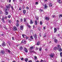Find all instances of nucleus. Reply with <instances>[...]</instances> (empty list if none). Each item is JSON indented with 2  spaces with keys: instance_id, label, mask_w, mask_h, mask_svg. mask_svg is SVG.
Listing matches in <instances>:
<instances>
[{
  "instance_id": "obj_57",
  "label": "nucleus",
  "mask_w": 62,
  "mask_h": 62,
  "mask_svg": "<svg viewBox=\"0 0 62 62\" xmlns=\"http://www.w3.org/2000/svg\"><path fill=\"white\" fill-rule=\"evenodd\" d=\"M11 2V0H9V3H10Z\"/></svg>"
},
{
  "instance_id": "obj_23",
  "label": "nucleus",
  "mask_w": 62,
  "mask_h": 62,
  "mask_svg": "<svg viewBox=\"0 0 62 62\" xmlns=\"http://www.w3.org/2000/svg\"><path fill=\"white\" fill-rule=\"evenodd\" d=\"M16 25L17 27H18L19 26V23H16Z\"/></svg>"
},
{
  "instance_id": "obj_38",
  "label": "nucleus",
  "mask_w": 62,
  "mask_h": 62,
  "mask_svg": "<svg viewBox=\"0 0 62 62\" xmlns=\"http://www.w3.org/2000/svg\"><path fill=\"white\" fill-rule=\"evenodd\" d=\"M19 20H16V23H19Z\"/></svg>"
},
{
  "instance_id": "obj_13",
  "label": "nucleus",
  "mask_w": 62,
  "mask_h": 62,
  "mask_svg": "<svg viewBox=\"0 0 62 62\" xmlns=\"http://www.w3.org/2000/svg\"><path fill=\"white\" fill-rule=\"evenodd\" d=\"M23 27L22 25H21L20 26V29L21 30H23Z\"/></svg>"
},
{
  "instance_id": "obj_60",
  "label": "nucleus",
  "mask_w": 62,
  "mask_h": 62,
  "mask_svg": "<svg viewBox=\"0 0 62 62\" xmlns=\"http://www.w3.org/2000/svg\"><path fill=\"white\" fill-rule=\"evenodd\" d=\"M28 62H32V61H29Z\"/></svg>"
},
{
  "instance_id": "obj_18",
  "label": "nucleus",
  "mask_w": 62,
  "mask_h": 62,
  "mask_svg": "<svg viewBox=\"0 0 62 62\" xmlns=\"http://www.w3.org/2000/svg\"><path fill=\"white\" fill-rule=\"evenodd\" d=\"M34 49V46H31L30 47V49L31 50H32V49Z\"/></svg>"
},
{
  "instance_id": "obj_4",
  "label": "nucleus",
  "mask_w": 62,
  "mask_h": 62,
  "mask_svg": "<svg viewBox=\"0 0 62 62\" xmlns=\"http://www.w3.org/2000/svg\"><path fill=\"white\" fill-rule=\"evenodd\" d=\"M54 53H52L50 55V57H51V58H53V57H54Z\"/></svg>"
},
{
  "instance_id": "obj_32",
  "label": "nucleus",
  "mask_w": 62,
  "mask_h": 62,
  "mask_svg": "<svg viewBox=\"0 0 62 62\" xmlns=\"http://www.w3.org/2000/svg\"><path fill=\"white\" fill-rule=\"evenodd\" d=\"M39 11L40 12H42V11H43V10L42 9H40L39 10Z\"/></svg>"
},
{
  "instance_id": "obj_33",
  "label": "nucleus",
  "mask_w": 62,
  "mask_h": 62,
  "mask_svg": "<svg viewBox=\"0 0 62 62\" xmlns=\"http://www.w3.org/2000/svg\"><path fill=\"white\" fill-rule=\"evenodd\" d=\"M39 4V3L38 2H35V5H38Z\"/></svg>"
},
{
  "instance_id": "obj_58",
  "label": "nucleus",
  "mask_w": 62,
  "mask_h": 62,
  "mask_svg": "<svg viewBox=\"0 0 62 62\" xmlns=\"http://www.w3.org/2000/svg\"><path fill=\"white\" fill-rule=\"evenodd\" d=\"M2 36H4V34H1Z\"/></svg>"
},
{
  "instance_id": "obj_37",
  "label": "nucleus",
  "mask_w": 62,
  "mask_h": 62,
  "mask_svg": "<svg viewBox=\"0 0 62 62\" xmlns=\"http://www.w3.org/2000/svg\"><path fill=\"white\" fill-rule=\"evenodd\" d=\"M35 18H36V20H38L39 19V18L37 16H36Z\"/></svg>"
},
{
  "instance_id": "obj_45",
  "label": "nucleus",
  "mask_w": 62,
  "mask_h": 62,
  "mask_svg": "<svg viewBox=\"0 0 62 62\" xmlns=\"http://www.w3.org/2000/svg\"><path fill=\"white\" fill-rule=\"evenodd\" d=\"M26 8L27 9H29V8L28 7H27Z\"/></svg>"
},
{
  "instance_id": "obj_59",
  "label": "nucleus",
  "mask_w": 62,
  "mask_h": 62,
  "mask_svg": "<svg viewBox=\"0 0 62 62\" xmlns=\"http://www.w3.org/2000/svg\"><path fill=\"white\" fill-rule=\"evenodd\" d=\"M36 62H39V61H36Z\"/></svg>"
},
{
  "instance_id": "obj_40",
  "label": "nucleus",
  "mask_w": 62,
  "mask_h": 62,
  "mask_svg": "<svg viewBox=\"0 0 62 62\" xmlns=\"http://www.w3.org/2000/svg\"><path fill=\"white\" fill-rule=\"evenodd\" d=\"M19 10H22V8H21V7H19Z\"/></svg>"
},
{
  "instance_id": "obj_8",
  "label": "nucleus",
  "mask_w": 62,
  "mask_h": 62,
  "mask_svg": "<svg viewBox=\"0 0 62 62\" xmlns=\"http://www.w3.org/2000/svg\"><path fill=\"white\" fill-rule=\"evenodd\" d=\"M49 17H46L45 18V20H46L48 21V20H49Z\"/></svg>"
},
{
  "instance_id": "obj_35",
  "label": "nucleus",
  "mask_w": 62,
  "mask_h": 62,
  "mask_svg": "<svg viewBox=\"0 0 62 62\" xmlns=\"http://www.w3.org/2000/svg\"><path fill=\"white\" fill-rule=\"evenodd\" d=\"M62 52H61L60 53V55L61 56V57H62Z\"/></svg>"
},
{
  "instance_id": "obj_17",
  "label": "nucleus",
  "mask_w": 62,
  "mask_h": 62,
  "mask_svg": "<svg viewBox=\"0 0 62 62\" xmlns=\"http://www.w3.org/2000/svg\"><path fill=\"white\" fill-rule=\"evenodd\" d=\"M58 2L59 3H62V1L61 0H58Z\"/></svg>"
},
{
  "instance_id": "obj_51",
  "label": "nucleus",
  "mask_w": 62,
  "mask_h": 62,
  "mask_svg": "<svg viewBox=\"0 0 62 62\" xmlns=\"http://www.w3.org/2000/svg\"><path fill=\"white\" fill-rule=\"evenodd\" d=\"M52 17H55V15H53L52 16Z\"/></svg>"
},
{
  "instance_id": "obj_46",
  "label": "nucleus",
  "mask_w": 62,
  "mask_h": 62,
  "mask_svg": "<svg viewBox=\"0 0 62 62\" xmlns=\"http://www.w3.org/2000/svg\"><path fill=\"white\" fill-rule=\"evenodd\" d=\"M21 60H23V58H21Z\"/></svg>"
},
{
  "instance_id": "obj_42",
  "label": "nucleus",
  "mask_w": 62,
  "mask_h": 62,
  "mask_svg": "<svg viewBox=\"0 0 62 62\" xmlns=\"http://www.w3.org/2000/svg\"><path fill=\"white\" fill-rule=\"evenodd\" d=\"M10 17H11L10 15H9L8 16V18H10Z\"/></svg>"
},
{
  "instance_id": "obj_10",
  "label": "nucleus",
  "mask_w": 62,
  "mask_h": 62,
  "mask_svg": "<svg viewBox=\"0 0 62 62\" xmlns=\"http://www.w3.org/2000/svg\"><path fill=\"white\" fill-rule=\"evenodd\" d=\"M4 50L1 51L0 52V53L1 54H4Z\"/></svg>"
},
{
  "instance_id": "obj_31",
  "label": "nucleus",
  "mask_w": 62,
  "mask_h": 62,
  "mask_svg": "<svg viewBox=\"0 0 62 62\" xmlns=\"http://www.w3.org/2000/svg\"><path fill=\"white\" fill-rule=\"evenodd\" d=\"M60 17H62V14H61L60 15L59 17V18H60Z\"/></svg>"
},
{
  "instance_id": "obj_44",
  "label": "nucleus",
  "mask_w": 62,
  "mask_h": 62,
  "mask_svg": "<svg viewBox=\"0 0 62 62\" xmlns=\"http://www.w3.org/2000/svg\"><path fill=\"white\" fill-rule=\"evenodd\" d=\"M44 61L42 60H41V61H40V62H44Z\"/></svg>"
},
{
  "instance_id": "obj_34",
  "label": "nucleus",
  "mask_w": 62,
  "mask_h": 62,
  "mask_svg": "<svg viewBox=\"0 0 62 62\" xmlns=\"http://www.w3.org/2000/svg\"><path fill=\"white\" fill-rule=\"evenodd\" d=\"M41 47H40L39 48V51H41V49H42Z\"/></svg>"
},
{
  "instance_id": "obj_7",
  "label": "nucleus",
  "mask_w": 62,
  "mask_h": 62,
  "mask_svg": "<svg viewBox=\"0 0 62 62\" xmlns=\"http://www.w3.org/2000/svg\"><path fill=\"white\" fill-rule=\"evenodd\" d=\"M22 43L23 44H25V43H26V42H25V40H22Z\"/></svg>"
},
{
  "instance_id": "obj_15",
  "label": "nucleus",
  "mask_w": 62,
  "mask_h": 62,
  "mask_svg": "<svg viewBox=\"0 0 62 62\" xmlns=\"http://www.w3.org/2000/svg\"><path fill=\"white\" fill-rule=\"evenodd\" d=\"M22 35L23 38H26V36L24 34H22Z\"/></svg>"
},
{
  "instance_id": "obj_14",
  "label": "nucleus",
  "mask_w": 62,
  "mask_h": 62,
  "mask_svg": "<svg viewBox=\"0 0 62 62\" xmlns=\"http://www.w3.org/2000/svg\"><path fill=\"white\" fill-rule=\"evenodd\" d=\"M56 31H57V29L55 28H54V33H56Z\"/></svg>"
},
{
  "instance_id": "obj_9",
  "label": "nucleus",
  "mask_w": 62,
  "mask_h": 62,
  "mask_svg": "<svg viewBox=\"0 0 62 62\" xmlns=\"http://www.w3.org/2000/svg\"><path fill=\"white\" fill-rule=\"evenodd\" d=\"M47 8H48V6H47V5L46 4L45 5V7H44V9H46Z\"/></svg>"
},
{
  "instance_id": "obj_64",
  "label": "nucleus",
  "mask_w": 62,
  "mask_h": 62,
  "mask_svg": "<svg viewBox=\"0 0 62 62\" xmlns=\"http://www.w3.org/2000/svg\"><path fill=\"white\" fill-rule=\"evenodd\" d=\"M5 29H6V30H7V28H5Z\"/></svg>"
},
{
  "instance_id": "obj_61",
  "label": "nucleus",
  "mask_w": 62,
  "mask_h": 62,
  "mask_svg": "<svg viewBox=\"0 0 62 62\" xmlns=\"http://www.w3.org/2000/svg\"><path fill=\"white\" fill-rule=\"evenodd\" d=\"M33 28H35V26H34V25L33 26Z\"/></svg>"
},
{
  "instance_id": "obj_52",
  "label": "nucleus",
  "mask_w": 62,
  "mask_h": 62,
  "mask_svg": "<svg viewBox=\"0 0 62 62\" xmlns=\"http://www.w3.org/2000/svg\"><path fill=\"white\" fill-rule=\"evenodd\" d=\"M5 19H7V16H6L5 17Z\"/></svg>"
},
{
  "instance_id": "obj_27",
  "label": "nucleus",
  "mask_w": 62,
  "mask_h": 62,
  "mask_svg": "<svg viewBox=\"0 0 62 62\" xmlns=\"http://www.w3.org/2000/svg\"><path fill=\"white\" fill-rule=\"evenodd\" d=\"M24 22H25L26 21V18H24Z\"/></svg>"
},
{
  "instance_id": "obj_41",
  "label": "nucleus",
  "mask_w": 62,
  "mask_h": 62,
  "mask_svg": "<svg viewBox=\"0 0 62 62\" xmlns=\"http://www.w3.org/2000/svg\"><path fill=\"white\" fill-rule=\"evenodd\" d=\"M30 38L31 39H33L34 38H33V36H31L30 37Z\"/></svg>"
},
{
  "instance_id": "obj_56",
  "label": "nucleus",
  "mask_w": 62,
  "mask_h": 62,
  "mask_svg": "<svg viewBox=\"0 0 62 62\" xmlns=\"http://www.w3.org/2000/svg\"><path fill=\"white\" fill-rule=\"evenodd\" d=\"M45 50L46 51H47V50H48V49H47L46 48L45 49Z\"/></svg>"
},
{
  "instance_id": "obj_50",
  "label": "nucleus",
  "mask_w": 62,
  "mask_h": 62,
  "mask_svg": "<svg viewBox=\"0 0 62 62\" xmlns=\"http://www.w3.org/2000/svg\"><path fill=\"white\" fill-rule=\"evenodd\" d=\"M46 36V34H45L44 35V37H45Z\"/></svg>"
},
{
  "instance_id": "obj_48",
  "label": "nucleus",
  "mask_w": 62,
  "mask_h": 62,
  "mask_svg": "<svg viewBox=\"0 0 62 62\" xmlns=\"http://www.w3.org/2000/svg\"><path fill=\"white\" fill-rule=\"evenodd\" d=\"M23 19H21V22H23Z\"/></svg>"
},
{
  "instance_id": "obj_36",
  "label": "nucleus",
  "mask_w": 62,
  "mask_h": 62,
  "mask_svg": "<svg viewBox=\"0 0 62 62\" xmlns=\"http://www.w3.org/2000/svg\"><path fill=\"white\" fill-rule=\"evenodd\" d=\"M27 26H28V27L29 28H30V27H31V26H30V25H27Z\"/></svg>"
},
{
  "instance_id": "obj_20",
  "label": "nucleus",
  "mask_w": 62,
  "mask_h": 62,
  "mask_svg": "<svg viewBox=\"0 0 62 62\" xmlns=\"http://www.w3.org/2000/svg\"><path fill=\"white\" fill-rule=\"evenodd\" d=\"M37 23V21H35V25H37V24H38Z\"/></svg>"
},
{
  "instance_id": "obj_55",
  "label": "nucleus",
  "mask_w": 62,
  "mask_h": 62,
  "mask_svg": "<svg viewBox=\"0 0 62 62\" xmlns=\"http://www.w3.org/2000/svg\"><path fill=\"white\" fill-rule=\"evenodd\" d=\"M19 45H20V44H18V45H16V47H18V46H19Z\"/></svg>"
},
{
  "instance_id": "obj_39",
  "label": "nucleus",
  "mask_w": 62,
  "mask_h": 62,
  "mask_svg": "<svg viewBox=\"0 0 62 62\" xmlns=\"http://www.w3.org/2000/svg\"><path fill=\"white\" fill-rule=\"evenodd\" d=\"M20 50H22V49H23V47H22V46H21L20 47Z\"/></svg>"
},
{
  "instance_id": "obj_47",
  "label": "nucleus",
  "mask_w": 62,
  "mask_h": 62,
  "mask_svg": "<svg viewBox=\"0 0 62 62\" xmlns=\"http://www.w3.org/2000/svg\"><path fill=\"white\" fill-rule=\"evenodd\" d=\"M0 14H2V12L0 10Z\"/></svg>"
},
{
  "instance_id": "obj_54",
  "label": "nucleus",
  "mask_w": 62,
  "mask_h": 62,
  "mask_svg": "<svg viewBox=\"0 0 62 62\" xmlns=\"http://www.w3.org/2000/svg\"><path fill=\"white\" fill-rule=\"evenodd\" d=\"M12 39L13 40H14V37H12Z\"/></svg>"
},
{
  "instance_id": "obj_43",
  "label": "nucleus",
  "mask_w": 62,
  "mask_h": 62,
  "mask_svg": "<svg viewBox=\"0 0 62 62\" xmlns=\"http://www.w3.org/2000/svg\"><path fill=\"white\" fill-rule=\"evenodd\" d=\"M34 58L35 59H37V57L36 56H35L34 57Z\"/></svg>"
},
{
  "instance_id": "obj_62",
  "label": "nucleus",
  "mask_w": 62,
  "mask_h": 62,
  "mask_svg": "<svg viewBox=\"0 0 62 62\" xmlns=\"http://www.w3.org/2000/svg\"><path fill=\"white\" fill-rule=\"evenodd\" d=\"M44 1H45V2H46V1H47V0H44Z\"/></svg>"
},
{
  "instance_id": "obj_25",
  "label": "nucleus",
  "mask_w": 62,
  "mask_h": 62,
  "mask_svg": "<svg viewBox=\"0 0 62 62\" xmlns=\"http://www.w3.org/2000/svg\"><path fill=\"white\" fill-rule=\"evenodd\" d=\"M8 21L9 23H11V20H8Z\"/></svg>"
},
{
  "instance_id": "obj_1",
  "label": "nucleus",
  "mask_w": 62,
  "mask_h": 62,
  "mask_svg": "<svg viewBox=\"0 0 62 62\" xmlns=\"http://www.w3.org/2000/svg\"><path fill=\"white\" fill-rule=\"evenodd\" d=\"M60 46L59 45H58V47H55L54 48V50H58L60 52H61L62 51V49L61 48V47H60Z\"/></svg>"
},
{
  "instance_id": "obj_11",
  "label": "nucleus",
  "mask_w": 62,
  "mask_h": 62,
  "mask_svg": "<svg viewBox=\"0 0 62 62\" xmlns=\"http://www.w3.org/2000/svg\"><path fill=\"white\" fill-rule=\"evenodd\" d=\"M24 51H25V52H26V53H27V52H28V50H27V49L26 48H24Z\"/></svg>"
},
{
  "instance_id": "obj_26",
  "label": "nucleus",
  "mask_w": 62,
  "mask_h": 62,
  "mask_svg": "<svg viewBox=\"0 0 62 62\" xmlns=\"http://www.w3.org/2000/svg\"><path fill=\"white\" fill-rule=\"evenodd\" d=\"M39 44H40V42H38L37 44V45H39Z\"/></svg>"
},
{
  "instance_id": "obj_6",
  "label": "nucleus",
  "mask_w": 62,
  "mask_h": 62,
  "mask_svg": "<svg viewBox=\"0 0 62 62\" xmlns=\"http://www.w3.org/2000/svg\"><path fill=\"white\" fill-rule=\"evenodd\" d=\"M33 37L34 38H35L36 40L37 39V35L36 34H35L34 35H33Z\"/></svg>"
},
{
  "instance_id": "obj_49",
  "label": "nucleus",
  "mask_w": 62,
  "mask_h": 62,
  "mask_svg": "<svg viewBox=\"0 0 62 62\" xmlns=\"http://www.w3.org/2000/svg\"><path fill=\"white\" fill-rule=\"evenodd\" d=\"M46 28V27H43V29H44V30Z\"/></svg>"
},
{
  "instance_id": "obj_21",
  "label": "nucleus",
  "mask_w": 62,
  "mask_h": 62,
  "mask_svg": "<svg viewBox=\"0 0 62 62\" xmlns=\"http://www.w3.org/2000/svg\"><path fill=\"white\" fill-rule=\"evenodd\" d=\"M33 21L32 20H31L30 22V23L31 24H33Z\"/></svg>"
},
{
  "instance_id": "obj_5",
  "label": "nucleus",
  "mask_w": 62,
  "mask_h": 62,
  "mask_svg": "<svg viewBox=\"0 0 62 62\" xmlns=\"http://www.w3.org/2000/svg\"><path fill=\"white\" fill-rule=\"evenodd\" d=\"M5 17H3L1 19V21L3 22V23H5Z\"/></svg>"
},
{
  "instance_id": "obj_24",
  "label": "nucleus",
  "mask_w": 62,
  "mask_h": 62,
  "mask_svg": "<svg viewBox=\"0 0 62 62\" xmlns=\"http://www.w3.org/2000/svg\"><path fill=\"white\" fill-rule=\"evenodd\" d=\"M49 6H50V7H52V3H49Z\"/></svg>"
},
{
  "instance_id": "obj_22",
  "label": "nucleus",
  "mask_w": 62,
  "mask_h": 62,
  "mask_svg": "<svg viewBox=\"0 0 62 62\" xmlns=\"http://www.w3.org/2000/svg\"><path fill=\"white\" fill-rule=\"evenodd\" d=\"M6 52L8 51V52L9 53H10V51L9 50H8V49H6Z\"/></svg>"
},
{
  "instance_id": "obj_12",
  "label": "nucleus",
  "mask_w": 62,
  "mask_h": 62,
  "mask_svg": "<svg viewBox=\"0 0 62 62\" xmlns=\"http://www.w3.org/2000/svg\"><path fill=\"white\" fill-rule=\"evenodd\" d=\"M13 29L14 31H16V30H17V28H16V27L15 26L13 28Z\"/></svg>"
},
{
  "instance_id": "obj_29",
  "label": "nucleus",
  "mask_w": 62,
  "mask_h": 62,
  "mask_svg": "<svg viewBox=\"0 0 62 62\" xmlns=\"http://www.w3.org/2000/svg\"><path fill=\"white\" fill-rule=\"evenodd\" d=\"M54 41L55 42H57V40L56 39H55L54 40Z\"/></svg>"
},
{
  "instance_id": "obj_30",
  "label": "nucleus",
  "mask_w": 62,
  "mask_h": 62,
  "mask_svg": "<svg viewBox=\"0 0 62 62\" xmlns=\"http://www.w3.org/2000/svg\"><path fill=\"white\" fill-rule=\"evenodd\" d=\"M25 62H27V61H28V59H25Z\"/></svg>"
},
{
  "instance_id": "obj_19",
  "label": "nucleus",
  "mask_w": 62,
  "mask_h": 62,
  "mask_svg": "<svg viewBox=\"0 0 62 62\" xmlns=\"http://www.w3.org/2000/svg\"><path fill=\"white\" fill-rule=\"evenodd\" d=\"M5 45H6V44H5V43H2V46H3V47H4V46H5Z\"/></svg>"
},
{
  "instance_id": "obj_16",
  "label": "nucleus",
  "mask_w": 62,
  "mask_h": 62,
  "mask_svg": "<svg viewBox=\"0 0 62 62\" xmlns=\"http://www.w3.org/2000/svg\"><path fill=\"white\" fill-rule=\"evenodd\" d=\"M23 14H25L26 13V10H23Z\"/></svg>"
},
{
  "instance_id": "obj_28",
  "label": "nucleus",
  "mask_w": 62,
  "mask_h": 62,
  "mask_svg": "<svg viewBox=\"0 0 62 62\" xmlns=\"http://www.w3.org/2000/svg\"><path fill=\"white\" fill-rule=\"evenodd\" d=\"M40 25H42V21H40Z\"/></svg>"
},
{
  "instance_id": "obj_3",
  "label": "nucleus",
  "mask_w": 62,
  "mask_h": 62,
  "mask_svg": "<svg viewBox=\"0 0 62 62\" xmlns=\"http://www.w3.org/2000/svg\"><path fill=\"white\" fill-rule=\"evenodd\" d=\"M5 15H8V12H7L8 11V9H6L5 10Z\"/></svg>"
},
{
  "instance_id": "obj_53",
  "label": "nucleus",
  "mask_w": 62,
  "mask_h": 62,
  "mask_svg": "<svg viewBox=\"0 0 62 62\" xmlns=\"http://www.w3.org/2000/svg\"><path fill=\"white\" fill-rule=\"evenodd\" d=\"M26 39H28V38H29L27 36H26Z\"/></svg>"
},
{
  "instance_id": "obj_63",
  "label": "nucleus",
  "mask_w": 62,
  "mask_h": 62,
  "mask_svg": "<svg viewBox=\"0 0 62 62\" xmlns=\"http://www.w3.org/2000/svg\"><path fill=\"white\" fill-rule=\"evenodd\" d=\"M15 0H13V2H15Z\"/></svg>"
},
{
  "instance_id": "obj_2",
  "label": "nucleus",
  "mask_w": 62,
  "mask_h": 62,
  "mask_svg": "<svg viewBox=\"0 0 62 62\" xmlns=\"http://www.w3.org/2000/svg\"><path fill=\"white\" fill-rule=\"evenodd\" d=\"M6 7L7 8H9L11 7L12 10H13V6H11L10 4H9L8 6H6Z\"/></svg>"
}]
</instances>
